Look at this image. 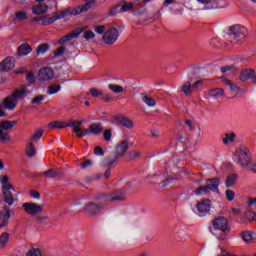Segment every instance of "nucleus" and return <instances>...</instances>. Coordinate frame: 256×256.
<instances>
[{
  "label": "nucleus",
  "mask_w": 256,
  "mask_h": 256,
  "mask_svg": "<svg viewBox=\"0 0 256 256\" xmlns=\"http://www.w3.org/2000/svg\"><path fill=\"white\" fill-rule=\"evenodd\" d=\"M29 86L22 85L19 88L12 90V92L2 100V107L5 111H15L17 105L29 95Z\"/></svg>",
  "instance_id": "1"
},
{
  "label": "nucleus",
  "mask_w": 256,
  "mask_h": 256,
  "mask_svg": "<svg viewBox=\"0 0 256 256\" xmlns=\"http://www.w3.org/2000/svg\"><path fill=\"white\" fill-rule=\"evenodd\" d=\"M1 185L5 203H7V205H13V203H15V199L13 198V193H11V191H15V188H13V185L9 183V177L3 176L1 179Z\"/></svg>",
  "instance_id": "2"
},
{
  "label": "nucleus",
  "mask_w": 256,
  "mask_h": 256,
  "mask_svg": "<svg viewBox=\"0 0 256 256\" xmlns=\"http://www.w3.org/2000/svg\"><path fill=\"white\" fill-rule=\"evenodd\" d=\"M22 209L30 217H37L43 213L44 206L35 202H25L22 204Z\"/></svg>",
  "instance_id": "3"
},
{
  "label": "nucleus",
  "mask_w": 256,
  "mask_h": 256,
  "mask_svg": "<svg viewBox=\"0 0 256 256\" xmlns=\"http://www.w3.org/2000/svg\"><path fill=\"white\" fill-rule=\"evenodd\" d=\"M230 37L235 39L236 43L239 41H243L247 37V28L245 26H241L239 24H235L230 26Z\"/></svg>",
  "instance_id": "4"
},
{
  "label": "nucleus",
  "mask_w": 256,
  "mask_h": 256,
  "mask_svg": "<svg viewBox=\"0 0 256 256\" xmlns=\"http://www.w3.org/2000/svg\"><path fill=\"white\" fill-rule=\"evenodd\" d=\"M129 147H131V145L127 139L118 142L114 146V159H122V157H125V155H127V151H129Z\"/></svg>",
  "instance_id": "5"
},
{
  "label": "nucleus",
  "mask_w": 256,
  "mask_h": 256,
  "mask_svg": "<svg viewBox=\"0 0 256 256\" xmlns=\"http://www.w3.org/2000/svg\"><path fill=\"white\" fill-rule=\"evenodd\" d=\"M16 125L17 122L15 121H4L0 123V143H7V141H11L9 134L6 131L13 129Z\"/></svg>",
  "instance_id": "6"
},
{
  "label": "nucleus",
  "mask_w": 256,
  "mask_h": 256,
  "mask_svg": "<svg viewBox=\"0 0 256 256\" xmlns=\"http://www.w3.org/2000/svg\"><path fill=\"white\" fill-rule=\"evenodd\" d=\"M234 161H251L253 156L251 150L245 146L238 147L233 154Z\"/></svg>",
  "instance_id": "7"
},
{
  "label": "nucleus",
  "mask_w": 256,
  "mask_h": 256,
  "mask_svg": "<svg viewBox=\"0 0 256 256\" xmlns=\"http://www.w3.org/2000/svg\"><path fill=\"white\" fill-rule=\"evenodd\" d=\"M119 39V30L117 28H109L103 35V41L106 45H113Z\"/></svg>",
  "instance_id": "8"
},
{
  "label": "nucleus",
  "mask_w": 256,
  "mask_h": 256,
  "mask_svg": "<svg viewBox=\"0 0 256 256\" xmlns=\"http://www.w3.org/2000/svg\"><path fill=\"white\" fill-rule=\"evenodd\" d=\"M101 209H103L102 205H99L95 202H90L84 208V214L88 217H97V215L101 213Z\"/></svg>",
  "instance_id": "9"
},
{
  "label": "nucleus",
  "mask_w": 256,
  "mask_h": 256,
  "mask_svg": "<svg viewBox=\"0 0 256 256\" xmlns=\"http://www.w3.org/2000/svg\"><path fill=\"white\" fill-rule=\"evenodd\" d=\"M197 1L202 5H208L207 9L209 10L223 9L227 7V3L225 2V0H197Z\"/></svg>",
  "instance_id": "10"
},
{
  "label": "nucleus",
  "mask_w": 256,
  "mask_h": 256,
  "mask_svg": "<svg viewBox=\"0 0 256 256\" xmlns=\"http://www.w3.org/2000/svg\"><path fill=\"white\" fill-rule=\"evenodd\" d=\"M214 229H217L218 231H222L225 233L226 231H229V223L227 221V218L220 216L216 218L212 223Z\"/></svg>",
  "instance_id": "11"
},
{
  "label": "nucleus",
  "mask_w": 256,
  "mask_h": 256,
  "mask_svg": "<svg viewBox=\"0 0 256 256\" xmlns=\"http://www.w3.org/2000/svg\"><path fill=\"white\" fill-rule=\"evenodd\" d=\"M94 201L99 203L98 205H101L103 209V207L111 203V195L105 192H98L94 195Z\"/></svg>",
  "instance_id": "12"
},
{
  "label": "nucleus",
  "mask_w": 256,
  "mask_h": 256,
  "mask_svg": "<svg viewBox=\"0 0 256 256\" xmlns=\"http://www.w3.org/2000/svg\"><path fill=\"white\" fill-rule=\"evenodd\" d=\"M55 77V72L49 67L41 68L38 72L39 81H51Z\"/></svg>",
  "instance_id": "13"
},
{
  "label": "nucleus",
  "mask_w": 256,
  "mask_h": 256,
  "mask_svg": "<svg viewBox=\"0 0 256 256\" xmlns=\"http://www.w3.org/2000/svg\"><path fill=\"white\" fill-rule=\"evenodd\" d=\"M9 219H11V210L9 208L0 210V229H4L9 225Z\"/></svg>",
  "instance_id": "14"
},
{
  "label": "nucleus",
  "mask_w": 256,
  "mask_h": 256,
  "mask_svg": "<svg viewBox=\"0 0 256 256\" xmlns=\"http://www.w3.org/2000/svg\"><path fill=\"white\" fill-rule=\"evenodd\" d=\"M81 33H83V28H78V29L72 31L70 34H67V35L63 36L62 38H60L58 40V45H63L64 43H67V41L76 39V37H79V35H81Z\"/></svg>",
  "instance_id": "15"
},
{
  "label": "nucleus",
  "mask_w": 256,
  "mask_h": 256,
  "mask_svg": "<svg viewBox=\"0 0 256 256\" xmlns=\"http://www.w3.org/2000/svg\"><path fill=\"white\" fill-rule=\"evenodd\" d=\"M15 67V60L12 57H6L0 63V73H6V71H11Z\"/></svg>",
  "instance_id": "16"
},
{
  "label": "nucleus",
  "mask_w": 256,
  "mask_h": 256,
  "mask_svg": "<svg viewBox=\"0 0 256 256\" xmlns=\"http://www.w3.org/2000/svg\"><path fill=\"white\" fill-rule=\"evenodd\" d=\"M69 15V11L61 12L60 15L56 17H42V25H53L55 21H58V19H65Z\"/></svg>",
  "instance_id": "17"
},
{
  "label": "nucleus",
  "mask_w": 256,
  "mask_h": 256,
  "mask_svg": "<svg viewBox=\"0 0 256 256\" xmlns=\"http://www.w3.org/2000/svg\"><path fill=\"white\" fill-rule=\"evenodd\" d=\"M196 209L202 215H205L206 213H209V211H211V201H209L208 199L200 201L196 205Z\"/></svg>",
  "instance_id": "18"
},
{
  "label": "nucleus",
  "mask_w": 256,
  "mask_h": 256,
  "mask_svg": "<svg viewBox=\"0 0 256 256\" xmlns=\"http://www.w3.org/2000/svg\"><path fill=\"white\" fill-rule=\"evenodd\" d=\"M179 92L184 93L185 97H191L193 93V80H188L178 88Z\"/></svg>",
  "instance_id": "19"
},
{
  "label": "nucleus",
  "mask_w": 256,
  "mask_h": 256,
  "mask_svg": "<svg viewBox=\"0 0 256 256\" xmlns=\"http://www.w3.org/2000/svg\"><path fill=\"white\" fill-rule=\"evenodd\" d=\"M115 121L122 125V127H126V129H133L135 127V123L130 118H125L123 116H116Z\"/></svg>",
  "instance_id": "20"
},
{
  "label": "nucleus",
  "mask_w": 256,
  "mask_h": 256,
  "mask_svg": "<svg viewBox=\"0 0 256 256\" xmlns=\"http://www.w3.org/2000/svg\"><path fill=\"white\" fill-rule=\"evenodd\" d=\"M221 179L219 177L207 179L206 180V187L208 190L213 191L214 193H219V183Z\"/></svg>",
  "instance_id": "21"
},
{
  "label": "nucleus",
  "mask_w": 256,
  "mask_h": 256,
  "mask_svg": "<svg viewBox=\"0 0 256 256\" xmlns=\"http://www.w3.org/2000/svg\"><path fill=\"white\" fill-rule=\"evenodd\" d=\"M103 133V126L101 124H91L88 129L85 130V135H101Z\"/></svg>",
  "instance_id": "22"
},
{
  "label": "nucleus",
  "mask_w": 256,
  "mask_h": 256,
  "mask_svg": "<svg viewBox=\"0 0 256 256\" xmlns=\"http://www.w3.org/2000/svg\"><path fill=\"white\" fill-rule=\"evenodd\" d=\"M47 11H49L47 4H35L32 6L33 15H44Z\"/></svg>",
  "instance_id": "23"
},
{
  "label": "nucleus",
  "mask_w": 256,
  "mask_h": 256,
  "mask_svg": "<svg viewBox=\"0 0 256 256\" xmlns=\"http://www.w3.org/2000/svg\"><path fill=\"white\" fill-rule=\"evenodd\" d=\"M71 127L69 121H54L48 124V129H67Z\"/></svg>",
  "instance_id": "24"
},
{
  "label": "nucleus",
  "mask_w": 256,
  "mask_h": 256,
  "mask_svg": "<svg viewBox=\"0 0 256 256\" xmlns=\"http://www.w3.org/2000/svg\"><path fill=\"white\" fill-rule=\"evenodd\" d=\"M181 179V172H177L175 176H170L163 180L162 182L159 183V188L160 189H165L169 185L170 181H179Z\"/></svg>",
  "instance_id": "25"
},
{
  "label": "nucleus",
  "mask_w": 256,
  "mask_h": 256,
  "mask_svg": "<svg viewBox=\"0 0 256 256\" xmlns=\"http://www.w3.org/2000/svg\"><path fill=\"white\" fill-rule=\"evenodd\" d=\"M240 166L243 167L245 171L256 173V161H240Z\"/></svg>",
  "instance_id": "26"
},
{
  "label": "nucleus",
  "mask_w": 256,
  "mask_h": 256,
  "mask_svg": "<svg viewBox=\"0 0 256 256\" xmlns=\"http://www.w3.org/2000/svg\"><path fill=\"white\" fill-rule=\"evenodd\" d=\"M253 73L254 70L253 69H244L241 71L240 73V81L245 82V81H249V79H253Z\"/></svg>",
  "instance_id": "27"
},
{
  "label": "nucleus",
  "mask_w": 256,
  "mask_h": 256,
  "mask_svg": "<svg viewBox=\"0 0 256 256\" xmlns=\"http://www.w3.org/2000/svg\"><path fill=\"white\" fill-rule=\"evenodd\" d=\"M40 177H45L46 179H55V177H59V171L51 168L47 171H44L40 174Z\"/></svg>",
  "instance_id": "28"
},
{
  "label": "nucleus",
  "mask_w": 256,
  "mask_h": 256,
  "mask_svg": "<svg viewBox=\"0 0 256 256\" xmlns=\"http://www.w3.org/2000/svg\"><path fill=\"white\" fill-rule=\"evenodd\" d=\"M32 51H33V48H31V46H29V44H27V43L21 44L18 48V55L23 57L25 55H29V53H31Z\"/></svg>",
  "instance_id": "29"
},
{
  "label": "nucleus",
  "mask_w": 256,
  "mask_h": 256,
  "mask_svg": "<svg viewBox=\"0 0 256 256\" xmlns=\"http://www.w3.org/2000/svg\"><path fill=\"white\" fill-rule=\"evenodd\" d=\"M222 82L226 85V87H229L230 91H233L234 93H239V91H241L239 86L233 84V82L227 78L222 79Z\"/></svg>",
  "instance_id": "30"
},
{
  "label": "nucleus",
  "mask_w": 256,
  "mask_h": 256,
  "mask_svg": "<svg viewBox=\"0 0 256 256\" xmlns=\"http://www.w3.org/2000/svg\"><path fill=\"white\" fill-rule=\"evenodd\" d=\"M237 179H239V176H237V174H231L227 176L226 182H225L226 187L228 188L233 187L235 183H237Z\"/></svg>",
  "instance_id": "31"
},
{
  "label": "nucleus",
  "mask_w": 256,
  "mask_h": 256,
  "mask_svg": "<svg viewBox=\"0 0 256 256\" xmlns=\"http://www.w3.org/2000/svg\"><path fill=\"white\" fill-rule=\"evenodd\" d=\"M235 137H237V134H235V132L226 133L222 138V143L224 145H229V143H233V141H235Z\"/></svg>",
  "instance_id": "32"
},
{
  "label": "nucleus",
  "mask_w": 256,
  "mask_h": 256,
  "mask_svg": "<svg viewBox=\"0 0 256 256\" xmlns=\"http://www.w3.org/2000/svg\"><path fill=\"white\" fill-rule=\"evenodd\" d=\"M209 95H210V97H214L217 99V98L223 97V95H225V90H223L222 88H214L209 91Z\"/></svg>",
  "instance_id": "33"
},
{
  "label": "nucleus",
  "mask_w": 256,
  "mask_h": 256,
  "mask_svg": "<svg viewBox=\"0 0 256 256\" xmlns=\"http://www.w3.org/2000/svg\"><path fill=\"white\" fill-rule=\"evenodd\" d=\"M195 193L198 197H201L203 195H209L211 191L209 190V187L207 185L205 186H200L195 190Z\"/></svg>",
  "instance_id": "34"
},
{
  "label": "nucleus",
  "mask_w": 256,
  "mask_h": 256,
  "mask_svg": "<svg viewBox=\"0 0 256 256\" xmlns=\"http://www.w3.org/2000/svg\"><path fill=\"white\" fill-rule=\"evenodd\" d=\"M13 21H27V12L25 11H17L14 15Z\"/></svg>",
  "instance_id": "35"
},
{
  "label": "nucleus",
  "mask_w": 256,
  "mask_h": 256,
  "mask_svg": "<svg viewBox=\"0 0 256 256\" xmlns=\"http://www.w3.org/2000/svg\"><path fill=\"white\" fill-rule=\"evenodd\" d=\"M9 233L7 232H3L1 235H0V247L3 249L5 247H7V244L9 243Z\"/></svg>",
  "instance_id": "36"
},
{
  "label": "nucleus",
  "mask_w": 256,
  "mask_h": 256,
  "mask_svg": "<svg viewBox=\"0 0 256 256\" xmlns=\"http://www.w3.org/2000/svg\"><path fill=\"white\" fill-rule=\"evenodd\" d=\"M113 201H125V195L121 192H114L110 194V202L113 203Z\"/></svg>",
  "instance_id": "37"
},
{
  "label": "nucleus",
  "mask_w": 256,
  "mask_h": 256,
  "mask_svg": "<svg viewBox=\"0 0 256 256\" xmlns=\"http://www.w3.org/2000/svg\"><path fill=\"white\" fill-rule=\"evenodd\" d=\"M59 91H61V85L59 84H52L47 88L48 95H55L59 93Z\"/></svg>",
  "instance_id": "38"
},
{
  "label": "nucleus",
  "mask_w": 256,
  "mask_h": 256,
  "mask_svg": "<svg viewBox=\"0 0 256 256\" xmlns=\"http://www.w3.org/2000/svg\"><path fill=\"white\" fill-rule=\"evenodd\" d=\"M142 101L145 103V105H147V107H155V105H157V102L155 99L151 98V96L146 95L142 97Z\"/></svg>",
  "instance_id": "39"
},
{
  "label": "nucleus",
  "mask_w": 256,
  "mask_h": 256,
  "mask_svg": "<svg viewBox=\"0 0 256 256\" xmlns=\"http://www.w3.org/2000/svg\"><path fill=\"white\" fill-rule=\"evenodd\" d=\"M103 167L108 168L104 173V177L105 179H109V177H111V171H109V169H113V167H115V162L108 161L103 165Z\"/></svg>",
  "instance_id": "40"
},
{
  "label": "nucleus",
  "mask_w": 256,
  "mask_h": 256,
  "mask_svg": "<svg viewBox=\"0 0 256 256\" xmlns=\"http://www.w3.org/2000/svg\"><path fill=\"white\" fill-rule=\"evenodd\" d=\"M49 51V44L44 43L37 47L36 53L37 55H45Z\"/></svg>",
  "instance_id": "41"
},
{
  "label": "nucleus",
  "mask_w": 256,
  "mask_h": 256,
  "mask_svg": "<svg viewBox=\"0 0 256 256\" xmlns=\"http://www.w3.org/2000/svg\"><path fill=\"white\" fill-rule=\"evenodd\" d=\"M36 154H37V150L35 148V145H33V142H31L28 149L26 150V155L27 157L31 158V157H35Z\"/></svg>",
  "instance_id": "42"
},
{
  "label": "nucleus",
  "mask_w": 256,
  "mask_h": 256,
  "mask_svg": "<svg viewBox=\"0 0 256 256\" xmlns=\"http://www.w3.org/2000/svg\"><path fill=\"white\" fill-rule=\"evenodd\" d=\"M41 137H43V130L39 129L37 131L34 132V134L32 135V137L30 138L31 143H36V141H38L39 139H41Z\"/></svg>",
  "instance_id": "43"
},
{
  "label": "nucleus",
  "mask_w": 256,
  "mask_h": 256,
  "mask_svg": "<svg viewBox=\"0 0 256 256\" xmlns=\"http://www.w3.org/2000/svg\"><path fill=\"white\" fill-rule=\"evenodd\" d=\"M73 129H74V133H77V137L79 139H82V137H85V131L83 132V129H81V126L77 125V124H74L72 125Z\"/></svg>",
  "instance_id": "44"
},
{
  "label": "nucleus",
  "mask_w": 256,
  "mask_h": 256,
  "mask_svg": "<svg viewBox=\"0 0 256 256\" xmlns=\"http://www.w3.org/2000/svg\"><path fill=\"white\" fill-rule=\"evenodd\" d=\"M133 7H135V4H133V2H124L123 5L121 6V12L127 13V11H131Z\"/></svg>",
  "instance_id": "45"
},
{
  "label": "nucleus",
  "mask_w": 256,
  "mask_h": 256,
  "mask_svg": "<svg viewBox=\"0 0 256 256\" xmlns=\"http://www.w3.org/2000/svg\"><path fill=\"white\" fill-rule=\"evenodd\" d=\"M108 89H110V91H112L113 93H123L124 91L123 87L117 84L108 85Z\"/></svg>",
  "instance_id": "46"
},
{
  "label": "nucleus",
  "mask_w": 256,
  "mask_h": 256,
  "mask_svg": "<svg viewBox=\"0 0 256 256\" xmlns=\"http://www.w3.org/2000/svg\"><path fill=\"white\" fill-rule=\"evenodd\" d=\"M68 11V15H81V13H83V8L82 6H77L72 10H66Z\"/></svg>",
  "instance_id": "47"
},
{
  "label": "nucleus",
  "mask_w": 256,
  "mask_h": 256,
  "mask_svg": "<svg viewBox=\"0 0 256 256\" xmlns=\"http://www.w3.org/2000/svg\"><path fill=\"white\" fill-rule=\"evenodd\" d=\"M242 239L245 243H251L253 241V234L251 232H243Z\"/></svg>",
  "instance_id": "48"
},
{
  "label": "nucleus",
  "mask_w": 256,
  "mask_h": 256,
  "mask_svg": "<svg viewBox=\"0 0 256 256\" xmlns=\"http://www.w3.org/2000/svg\"><path fill=\"white\" fill-rule=\"evenodd\" d=\"M90 93H91L92 97H94V98L100 97V99L103 95L102 90L97 89V88H90Z\"/></svg>",
  "instance_id": "49"
},
{
  "label": "nucleus",
  "mask_w": 256,
  "mask_h": 256,
  "mask_svg": "<svg viewBox=\"0 0 256 256\" xmlns=\"http://www.w3.org/2000/svg\"><path fill=\"white\" fill-rule=\"evenodd\" d=\"M26 81L30 84L33 85V83H35V74L33 73V71H29L26 74Z\"/></svg>",
  "instance_id": "50"
},
{
  "label": "nucleus",
  "mask_w": 256,
  "mask_h": 256,
  "mask_svg": "<svg viewBox=\"0 0 256 256\" xmlns=\"http://www.w3.org/2000/svg\"><path fill=\"white\" fill-rule=\"evenodd\" d=\"M128 158H129V159H132V160H135V159H142V158H141V152H139V151H132V152H129Z\"/></svg>",
  "instance_id": "51"
},
{
  "label": "nucleus",
  "mask_w": 256,
  "mask_h": 256,
  "mask_svg": "<svg viewBox=\"0 0 256 256\" xmlns=\"http://www.w3.org/2000/svg\"><path fill=\"white\" fill-rule=\"evenodd\" d=\"M45 101V96L39 95L36 96L32 101V105H41V102Z\"/></svg>",
  "instance_id": "52"
},
{
  "label": "nucleus",
  "mask_w": 256,
  "mask_h": 256,
  "mask_svg": "<svg viewBox=\"0 0 256 256\" xmlns=\"http://www.w3.org/2000/svg\"><path fill=\"white\" fill-rule=\"evenodd\" d=\"M105 141H111V137H113V129H107L104 131L103 134Z\"/></svg>",
  "instance_id": "53"
},
{
  "label": "nucleus",
  "mask_w": 256,
  "mask_h": 256,
  "mask_svg": "<svg viewBox=\"0 0 256 256\" xmlns=\"http://www.w3.org/2000/svg\"><path fill=\"white\" fill-rule=\"evenodd\" d=\"M93 29L98 35H103L105 33V26L103 25L93 26Z\"/></svg>",
  "instance_id": "54"
},
{
  "label": "nucleus",
  "mask_w": 256,
  "mask_h": 256,
  "mask_svg": "<svg viewBox=\"0 0 256 256\" xmlns=\"http://www.w3.org/2000/svg\"><path fill=\"white\" fill-rule=\"evenodd\" d=\"M93 5H95V1H89L87 3H85L84 5H80L82 7V11H89V9H91V7H93Z\"/></svg>",
  "instance_id": "55"
},
{
  "label": "nucleus",
  "mask_w": 256,
  "mask_h": 256,
  "mask_svg": "<svg viewBox=\"0 0 256 256\" xmlns=\"http://www.w3.org/2000/svg\"><path fill=\"white\" fill-rule=\"evenodd\" d=\"M99 179H101V174H96L94 176H91V177H87L85 179V182L86 183H93V181H99Z\"/></svg>",
  "instance_id": "56"
},
{
  "label": "nucleus",
  "mask_w": 256,
  "mask_h": 256,
  "mask_svg": "<svg viewBox=\"0 0 256 256\" xmlns=\"http://www.w3.org/2000/svg\"><path fill=\"white\" fill-rule=\"evenodd\" d=\"M84 39H86V41H91V39H95V33H93V31H86L84 33Z\"/></svg>",
  "instance_id": "57"
},
{
  "label": "nucleus",
  "mask_w": 256,
  "mask_h": 256,
  "mask_svg": "<svg viewBox=\"0 0 256 256\" xmlns=\"http://www.w3.org/2000/svg\"><path fill=\"white\" fill-rule=\"evenodd\" d=\"M94 155H97L99 157H103V155H105V151H103V148H101L100 146H96L94 148Z\"/></svg>",
  "instance_id": "58"
},
{
  "label": "nucleus",
  "mask_w": 256,
  "mask_h": 256,
  "mask_svg": "<svg viewBox=\"0 0 256 256\" xmlns=\"http://www.w3.org/2000/svg\"><path fill=\"white\" fill-rule=\"evenodd\" d=\"M102 101H104L105 103H111V101H113V96L109 95V94H105L103 92L102 97L100 98Z\"/></svg>",
  "instance_id": "59"
},
{
  "label": "nucleus",
  "mask_w": 256,
  "mask_h": 256,
  "mask_svg": "<svg viewBox=\"0 0 256 256\" xmlns=\"http://www.w3.org/2000/svg\"><path fill=\"white\" fill-rule=\"evenodd\" d=\"M226 199L233 201L235 199V192L233 190H226Z\"/></svg>",
  "instance_id": "60"
},
{
  "label": "nucleus",
  "mask_w": 256,
  "mask_h": 256,
  "mask_svg": "<svg viewBox=\"0 0 256 256\" xmlns=\"http://www.w3.org/2000/svg\"><path fill=\"white\" fill-rule=\"evenodd\" d=\"M65 53V47L61 46L59 47L55 52L54 55L55 57H61V55H63Z\"/></svg>",
  "instance_id": "61"
},
{
  "label": "nucleus",
  "mask_w": 256,
  "mask_h": 256,
  "mask_svg": "<svg viewBox=\"0 0 256 256\" xmlns=\"http://www.w3.org/2000/svg\"><path fill=\"white\" fill-rule=\"evenodd\" d=\"M160 132L157 129L150 130L149 137H152L153 139H157L159 137Z\"/></svg>",
  "instance_id": "62"
},
{
  "label": "nucleus",
  "mask_w": 256,
  "mask_h": 256,
  "mask_svg": "<svg viewBox=\"0 0 256 256\" xmlns=\"http://www.w3.org/2000/svg\"><path fill=\"white\" fill-rule=\"evenodd\" d=\"M93 165V162L91 161H84L79 164V167L81 169H87V167H91Z\"/></svg>",
  "instance_id": "63"
},
{
  "label": "nucleus",
  "mask_w": 256,
  "mask_h": 256,
  "mask_svg": "<svg viewBox=\"0 0 256 256\" xmlns=\"http://www.w3.org/2000/svg\"><path fill=\"white\" fill-rule=\"evenodd\" d=\"M119 7H121V6L116 5V6L112 7L109 12V15H111V16L117 15V13H119Z\"/></svg>",
  "instance_id": "64"
}]
</instances>
